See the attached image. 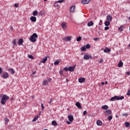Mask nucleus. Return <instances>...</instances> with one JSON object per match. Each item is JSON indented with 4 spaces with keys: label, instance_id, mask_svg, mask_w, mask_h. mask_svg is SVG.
<instances>
[{
    "label": "nucleus",
    "instance_id": "1",
    "mask_svg": "<svg viewBox=\"0 0 130 130\" xmlns=\"http://www.w3.org/2000/svg\"><path fill=\"white\" fill-rule=\"evenodd\" d=\"M9 99H10V97L7 94H3L1 100V104H2V105H5L6 102H7Z\"/></svg>",
    "mask_w": 130,
    "mask_h": 130
},
{
    "label": "nucleus",
    "instance_id": "2",
    "mask_svg": "<svg viewBox=\"0 0 130 130\" xmlns=\"http://www.w3.org/2000/svg\"><path fill=\"white\" fill-rule=\"evenodd\" d=\"M37 38H38V35H37V34L34 33L29 38L30 41L31 42H36V40H37Z\"/></svg>",
    "mask_w": 130,
    "mask_h": 130
},
{
    "label": "nucleus",
    "instance_id": "3",
    "mask_svg": "<svg viewBox=\"0 0 130 130\" xmlns=\"http://www.w3.org/2000/svg\"><path fill=\"white\" fill-rule=\"evenodd\" d=\"M83 58L84 59H85V60H88L89 59H91V58H93V57H92L90 54H86L84 55Z\"/></svg>",
    "mask_w": 130,
    "mask_h": 130
},
{
    "label": "nucleus",
    "instance_id": "4",
    "mask_svg": "<svg viewBox=\"0 0 130 130\" xmlns=\"http://www.w3.org/2000/svg\"><path fill=\"white\" fill-rule=\"evenodd\" d=\"M112 113V112L111 111V110L108 109L104 111V114L106 115V116H108L110 115Z\"/></svg>",
    "mask_w": 130,
    "mask_h": 130
},
{
    "label": "nucleus",
    "instance_id": "5",
    "mask_svg": "<svg viewBox=\"0 0 130 130\" xmlns=\"http://www.w3.org/2000/svg\"><path fill=\"white\" fill-rule=\"evenodd\" d=\"M1 77L3 78V79H8V78H9V73L5 72L3 75H1Z\"/></svg>",
    "mask_w": 130,
    "mask_h": 130
},
{
    "label": "nucleus",
    "instance_id": "6",
    "mask_svg": "<svg viewBox=\"0 0 130 130\" xmlns=\"http://www.w3.org/2000/svg\"><path fill=\"white\" fill-rule=\"evenodd\" d=\"M75 68H76V65H74V67L70 66L68 67L69 72H75Z\"/></svg>",
    "mask_w": 130,
    "mask_h": 130
},
{
    "label": "nucleus",
    "instance_id": "7",
    "mask_svg": "<svg viewBox=\"0 0 130 130\" xmlns=\"http://www.w3.org/2000/svg\"><path fill=\"white\" fill-rule=\"evenodd\" d=\"M63 41L68 42V41H71L72 40V37H67L65 38L62 39Z\"/></svg>",
    "mask_w": 130,
    "mask_h": 130
},
{
    "label": "nucleus",
    "instance_id": "8",
    "mask_svg": "<svg viewBox=\"0 0 130 130\" xmlns=\"http://www.w3.org/2000/svg\"><path fill=\"white\" fill-rule=\"evenodd\" d=\"M61 25L62 29H67V28H68V25H67V23L66 22H62L61 24Z\"/></svg>",
    "mask_w": 130,
    "mask_h": 130
},
{
    "label": "nucleus",
    "instance_id": "9",
    "mask_svg": "<svg viewBox=\"0 0 130 130\" xmlns=\"http://www.w3.org/2000/svg\"><path fill=\"white\" fill-rule=\"evenodd\" d=\"M90 3V0H82L81 1V4L82 5H87V4H89Z\"/></svg>",
    "mask_w": 130,
    "mask_h": 130
},
{
    "label": "nucleus",
    "instance_id": "10",
    "mask_svg": "<svg viewBox=\"0 0 130 130\" xmlns=\"http://www.w3.org/2000/svg\"><path fill=\"white\" fill-rule=\"evenodd\" d=\"M76 106H77V107H78V108H79V109H82V106H81V104L80 103V102H77L76 104H75Z\"/></svg>",
    "mask_w": 130,
    "mask_h": 130
},
{
    "label": "nucleus",
    "instance_id": "11",
    "mask_svg": "<svg viewBox=\"0 0 130 130\" xmlns=\"http://www.w3.org/2000/svg\"><path fill=\"white\" fill-rule=\"evenodd\" d=\"M85 80L86 79H85V78L81 77V78H79L78 82L79 83H84V82H85Z\"/></svg>",
    "mask_w": 130,
    "mask_h": 130
},
{
    "label": "nucleus",
    "instance_id": "12",
    "mask_svg": "<svg viewBox=\"0 0 130 130\" xmlns=\"http://www.w3.org/2000/svg\"><path fill=\"white\" fill-rule=\"evenodd\" d=\"M68 119H69V121H70V122H72V121H73V120H74V116H73L72 115H69Z\"/></svg>",
    "mask_w": 130,
    "mask_h": 130
},
{
    "label": "nucleus",
    "instance_id": "13",
    "mask_svg": "<svg viewBox=\"0 0 130 130\" xmlns=\"http://www.w3.org/2000/svg\"><path fill=\"white\" fill-rule=\"evenodd\" d=\"M107 21H109V22H111V21H112V16L108 15L107 16Z\"/></svg>",
    "mask_w": 130,
    "mask_h": 130
},
{
    "label": "nucleus",
    "instance_id": "14",
    "mask_svg": "<svg viewBox=\"0 0 130 130\" xmlns=\"http://www.w3.org/2000/svg\"><path fill=\"white\" fill-rule=\"evenodd\" d=\"M30 21H31V22H36V17L31 16L30 18Z\"/></svg>",
    "mask_w": 130,
    "mask_h": 130
},
{
    "label": "nucleus",
    "instance_id": "15",
    "mask_svg": "<svg viewBox=\"0 0 130 130\" xmlns=\"http://www.w3.org/2000/svg\"><path fill=\"white\" fill-rule=\"evenodd\" d=\"M117 101L118 100H123V99H124V96H117L116 95Z\"/></svg>",
    "mask_w": 130,
    "mask_h": 130
},
{
    "label": "nucleus",
    "instance_id": "16",
    "mask_svg": "<svg viewBox=\"0 0 130 130\" xmlns=\"http://www.w3.org/2000/svg\"><path fill=\"white\" fill-rule=\"evenodd\" d=\"M8 71L11 75H14L15 74V70H14V69L13 68L9 69Z\"/></svg>",
    "mask_w": 130,
    "mask_h": 130
},
{
    "label": "nucleus",
    "instance_id": "17",
    "mask_svg": "<svg viewBox=\"0 0 130 130\" xmlns=\"http://www.w3.org/2000/svg\"><path fill=\"white\" fill-rule=\"evenodd\" d=\"M47 61V57L43 58L40 62L41 63H45Z\"/></svg>",
    "mask_w": 130,
    "mask_h": 130
},
{
    "label": "nucleus",
    "instance_id": "18",
    "mask_svg": "<svg viewBox=\"0 0 130 130\" xmlns=\"http://www.w3.org/2000/svg\"><path fill=\"white\" fill-rule=\"evenodd\" d=\"M108 108L109 107L107 105H104L102 107V109H103V110H108Z\"/></svg>",
    "mask_w": 130,
    "mask_h": 130
},
{
    "label": "nucleus",
    "instance_id": "19",
    "mask_svg": "<svg viewBox=\"0 0 130 130\" xmlns=\"http://www.w3.org/2000/svg\"><path fill=\"white\" fill-rule=\"evenodd\" d=\"M94 25V22L93 21H90L87 23L88 27H91V26H93Z\"/></svg>",
    "mask_w": 130,
    "mask_h": 130
},
{
    "label": "nucleus",
    "instance_id": "20",
    "mask_svg": "<svg viewBox=\"0 0 130 130\" xmlns=\"http://www.w3.org/2000/svg\"><path fill=\"white\" fill-rule=\"evenodd\" d=\"M24 42L23 39H20L18 41V45H22Z\"/></svg>",
    "mask_w": 130,
    "mask_h": 130
},
{
    "label": "nucleus",
    "instance_id": "21",
    "mask_svg": "<svg viewBox=\"0 0 130 130\" xmlns=\"http://www.w3.org/2000/svg\"><path fill=\"white\" fill-rule=\"evenodd\" d=\"M96 124H97V125H99V126L102 125V121L100 120H97L96 121Z\"/></svg>",
    "mask_w": 130,
    "mask_h": 130
},
{
    "label": "nucleus",
    "instance_id": "22",
    "mask_svg": "<svg viewBox=\"0 0 130 130\" xmlns=\"http://www.w3.org/2000/svg\"><path fill=\"white\" fill-rule=\"evenodd\" d=\"M75 8L76 7L74 6H72L70 7V12H71V13H74Z\"/></svg>",
    "mask_w": 130,
    "mask_h": 130
},
{
    "label": "nucleus",
    "instance_id": "23",
    "mask_svg": "<svg viewBox=\"0 0 130 130\" xmlns=\"http://www.w3.org/2000/svg\"><path fill=\"white\" fill-rule=\"evenodd\" d=\"M115 100H117L116 95H115L114 96L112 97L110 99V101H115Z\"/></svg>",
    "mask_w": 130,
    "mask_h": 130
},
{
    "label": "nucleus",
    "instance_id": "24",
    "mask_svg": "<svg viewBox=\"0 0 130 130\" xmlns=\"http://www.w3.org/2000/svg\"><path fill=\"white\" fill-rule=\"evenodd\" d=\"M52 125H53L54 126H56L57 125V123H56V121L55 120H53L51 122Z\"/></svg>",
    "mask_w": 130,
    "mask_h": 130
},
{
    "label": "nucleus",
    "instance_id": "25",
    "mask_svg": "<svg viewBox=\"0 0 130 130\" xmlns=\"http://www.w3.org/2000/svg\"><path fill=\"white\" fill-rule=\"evenodd\" d=\"M33 16H37L38 15V11L37 10H35L32 12Z\"/></svg>",
    "mask_w": 130,
    "mask_h": 130
},
{
    "label": "nucleus",
    "instance_id": "26",
    "mask_svg": "<svg viewBox=\"0 0 130 130\" xmlns=\"http://www.w3.org/2000/svg\"><path fill=\"white\" fill-rule=\"evenodd\" d=\"M123 66V62L122 61H120L119 63L118 64V68H121Z\"/></svg>",
    "mask_w": 130,
    "mask_h": 130
},
{
    "label": "nucleus",
    "instance_id": "27",
    "mask_svg": "<svg viewBox=\"0 0 130 130\" xmlns=\"http://www.w3.org/2000/svg\"><path fill=\"white\" fill-rule=\"evenodd\" d=\"M110 25V21H107L105 22V25L106 26H108Z\"/></svg>",
    "mask_w": 130,
    "mask_h": 130
},
{
    "label": "nucleus",
    "instance_id": "28",
    "mask_svg": "<svg viewBox=\"0 0 130 130\" xmlns=\"http://www.w3.org/2000/svg\"><path fill=\"white\" fill-rule=\"evenodd\" d=\"M124 125L126 126V127H129L130 123L128 122H125L124 123Z\"/></svg>",
    "mask_w": 130,
    "mask_h": 130
},
{
    "label": "nucleus",
    "instance_id": "29",
    "mask_svg": "<svg viewBox=\"0 0 130 130\" xmlns=\"http://www.w3.org/2000/svg\"><path fill=\"white\" fill-rule=\"evenodd\" d=\"M90 47H91V45L89 44H87L85 46V48L87 49H90Z\"/></svg>",
    "mask_w": 130,
    "mask_h": 130
},
{
    "label": "nucleus",
    "instance_id": "30",
    "mask_svg": "<svg viewBox=\"0 0 130 130\" xmlns=\"http://www.w3.org/2000/svg\"><path fill=\"white\" fill-rule=\"evenodd\" d=\"M107 119H108L109 121H111L112 119V115H110L107 117Z\"/></svg>",
    "mask_w": 130,
    "mask_h": 130
},
{
    "label": "nucleus",
    "instance_id": "31",
    "mask_svg": "<svg viewBox=\"0 0 130 130\" xmlns=\"http://www.w3.org/2000/svg\"><path fill=\"white\" fill-rule=\"evenodd\" d=\"M55 8H56L57 9H59V5L57 4V2L55 3Z\"/></svg>",
    "mask_w": 130,
    "mask_h": 130
},
{
    "label": "nucleus",
    "instance_id": "32",
    "mask_svg": "<svg viewBox=\"0 0 130 130\" xmlns=\"http://www.w3.org/2000/svg\"><path fill=\"white\" fill-rule=\"evenodd\" d=\"M47 82H48L47 80H44V81H43V85H44V86H46V85H48V83Z\"/></svg>",
    "mask_w": 130,
    "mask_h": 130
},
{
    "label": "nucleus",
    "instance_id": "33",
    "mask_svg": "<svg viewBox=\"0 0 130 130\" xmlns=\"http://www.w3.org/2000/svg\"><path fill=\"white\" fill-rule=\"evenodd\" d=\"M63 70H61L60 71V72H59V74H60V76H61V77H62V76H63Z\"/></svg>",
    "mask_w": 130,
    "mask_h": 130
},
{
    "label": "nucleus",
    "instance_id": "34",
    "mask_svg": "<svg viewBox=\"0 0 130 130\" xmlns=\"http://www.w3.org/2000/svg\"><path fill=\"white\" fill-rule=\"evenodd\" d=\"M59 62H60V61H59V60H57L54 62V66H57V64H58V63H59Z\"/></svg>",
    "mask_w": 130,
    "mask_h": 130
},
{
    "label": "nucleus",
    "instance_id": "35",
    "mask_svg": "<svg viewBox=\"0 0 130 130\" xmlns=\"http://www.w3.org/2000/svg\"><path fill=\"white\" fill-rule=\"evenodd\" d=\"M4 120L5 121V123L7 124V123L9 122L10 121V120L8 119V118H5L4 119Z\"/></svg>",
    "mask_w": 130,
    "mask_h": 130
},
{
    "label": "nucleus",
    "instance_id": "36",
    "mask_svg": "<svg viewBox=\"0 0 130 130\" xmlns=\"http://www.w3.org/2000/svg\"><path fill=\"white\" fill-rule=\"evenodd\" d=\"M28 58H30V59H34V57L32 55H28Z\"/></svg>",
    "mask_w": 130,
    "mask_h": 130
},
{
    "label": "nucleus",
    "instance_id": "37",
    "mask_svg": "<svg viewBox=\"0 0 130 130\" xmlns=\"http://www.w3.org/2000/svg\"><path fill=\"white\" fill-rule=\"evenodd\" d=\"M52 101H53V100H52V99H50V101L48 103L50 106H51V103H52Z\"/></svg>",
    "mask_w": 130,
    "mask_h": 130
},
{
    "label": "nucleus",
    "instance_id": "38",
    "mask_svg": "<svg viewBox=\"0 0 130 130\" xmlns=\"http://www.w3.org/2000/svg\"><path fill=\"white\" fill-rule=\"evenodd\" d=\"M122 28H123V26H120V27L118 28L119 31H120V32H122V31H123V29H122Z\"/></svg>",
    "mask_w": 130,
    "mask_h": 130
},
{
    "label": "nucleus",
    "instance_id": "39",
    "mask_svg": "<svg viewBox=\"0 0 130 130\" xmlns=\"http://www.w3.org/2000/svg\"><path fill=\"white\" fill-rule=\"evenodd\" d=\"M77 41L79 42L82 40V37H79L76 39Z\"/></svg>",
    "mask_w": 130,
    "mask_h": 130
},
{
    "label": "nucleus",
    "instance_id": "40",
    "mask_svg": "<svg viewBox=\"0 0 130 130\" xmlns=\"http://www.w3.org/2000/svg\"><path fill=\"white\" fill-rule=\"evenodd\" d=\"M86 47H82L81 51H86Z\"/></svg>",
    "mask_w": 130,
    "mask_h": 130
},
{
    "label": "nucleus",
    "instance_id": "41",
    "mask_svg": "<svg viewBox=\"0 0 130 130\" xmlns=\"http://www.w3.org/2000/svg\"><path fill=\"white\" fill-rule=\"evenodd\" d=\"M12 43L14 46L17 44V41H16V39L13 40Z\"/></svg>",
    "mask_w": 130,
    "mask_h": 130
},
{
    "label": "nucleus",
    "instance_id": "42",
    "mask_svg": "<svg viewBox=\"0 0 130 130\" xmlns=\"http://www.w3.org/2000/svg\"><path fill=\"white\" fill-rule=\"evenodd\" d=\"M63 71H65L66 72H69V68L65 67L63 69Z\"/></svg>",
    "mask_w": 130,
    "mask_h": 130
},
{
    "label": "nucleus",
    "instance_id": "43",
    "mask_svg": "<svg viewBox=\"0 0 130 130\" xmlns=\"http://www.w3.org/2000/svg\"><path fill=\"white\" fill-rule=\"evenodd\" d=\"M38 119V116H37L36 117H35L33 120H32V122H35Z\"/></svg>",
    "mask_w": 130,
    "mask_h": 130
},
{
    "label": "nucleus",
    "instance_id": "44",
    "mask_svg": "<svg viewBox=\"0 0 130 130\" xmlns=\"http://www.w3.org/2000/svg\"><path fill=\"white\" fill-rule=\"evenodd\" d=\"M38 14L39 16H43V15H44V13L42 12H40Z\"/></svg>",
    "mask_w": 130,
    "mask_h": 130
},
{
    "label": "nucleus",
    "instance_id": "45",
    "mask_svg": "<svg viewBox=\"0 0 130 130\" xmlns=\"http://www.w3.org/2000/svg\"><path fill=\"white\" fill-rule=\"evenodd\" d=\"M103 23V21H102V20H100V22L99 23V25H100V26H101V25H102V23Z\"/></svg>",
    "mask_w": 130,
    "mask_h": 130
},
{
    "label": "nucleus",
    "instance_id": "46",
    "mask_svg": "<svg viewBox=\"0 0 130 130\" xmlns=\"http://www.w3.org/2000/svg\"><path fill=\"white\" fill-rule=\"evenodd\" d=\"M64 1L63 0H59L56 2V3H59V4H61V3H63Z\"/></svg>",
    "mask_w": 130,
    "mask_h": 130
},
{
    "label": "nucleus",
    "instance_id": "47",
    "mask_svg": "<svg viewBox=\"0 0 130 130\" xmlns=\"http://www.w3.org/2000/svg\"><path fill=\"white\" fill-rule=\"evenodd\" d=\"M105 31H107V30H109V27L106 26L105 27Z\"/></svg>",
    "mask_w": 130,
    "mask_h": 130
},
{
    "label": "nucleus",
    "instance_id": "48",
    "mask_svg": "<svg viewBox=\"0 0 130 130\" xmlns=\"http://www.w3.org/2000/svg\"><path fill=\"white\" fill-rule=\"evenodd\" d=\"M93 40L94 41H98V40H99V38H94V39H93Z\"/></svg>",
    "mask_w": 130,
    "mask_h": 130
},
{
    "label": "nucleus",
    "instance_id": "49",
    "mask_svg": "<svg viewBox=\"0 0 130 130\" xmlns=\"http://www.w3.org/2000/svg\"><path fill=\"white\" fill-rule=\"evenodd\" d=\"M99 63H102L103 62V59H101L99 61Z\"/></svg>",
    "mask_w": 130,
    "mask_h": 130
},
{
    "label": "nucleus",
    "instance_id": "50",
    "mask_svg": "<svg viewBox=\"0 0 130 130\" xmlns=\"http://www.w3.org/2000/svg\"><path fill=\"white\" fill-rule=\"evenodd\" d=\"M42 110L44 109V106H43V104H41Z\"/></svg>",
    "mask_w": 130,
    "mask_h": 130
},
{
    "label": "nucleus",
    "instance_id": "51",
    "mask_svg": "<svg viewBox=\"0 0 130 130\" xmlns=\"http://www.w3.org/2000/svg\"><path fill=\"white\" fill-rule=\"evenodd\" d=\"M107 52H110V51H111V49H108V48H107Z\"/></svg>",
    "mask_w": 130,
    "mask_h": 130
},
{
    "label": "nucleus",
    "instance_id": "52",
    "mask_svg": "<svg viewBox=\"0 0 130 130\" xmlns=\"http://www.w3.org/2000/svg\"><path fill=\"white\" fill-rule=\"evenodd\" d=\"M14 7L15 8H18V7H19V5H18L17 4H15Z\"/></svg>",
    "mask_w": 130,
    "mask_h": 130
},
{
    "label": "nucleus",
    "instance_id": "53",
    "mask_svg": "<svg viewBox=\"0 0 130 130\" xmlns=\"http://www.w3.org/2000/svg\"><path fill=\"white\" fill-rule=\"evenodd\" d=\"M86 114H87V111H84L83 112V115H86Z\"/></svg>",
    "mask_w": 130,
    "mask_h": 130
},
{
    "label": "nucleus",
    "instance_id": "54",
    "mask_svg": "<svg viewBox=\"0 0 130 130\" xmlns=\"http://www.w3.org/2000/svg\"><path fill=\"white\" fill-rule=\"evenodd\" d=\"M3 72V69L2 68H0V75L2 74V72Z\"/></svg>",
    "mask_w": 130,
    "mask_h": 130
},
{
    "label": "nucleus",
    "instance_id": "55",
    "mask_svg": "<svg viewBox=\"0 0 130 130\" xmlns=\"http://www.w3.org/2000/svg\"><path fill=\"white\" fill-rule=\"evenodd\" d=\"M126 75H127V76H129V72H126Z\"/></svg>",
    "mask_w": 130,
    "mask_h": 130
},
{
    "label": "nucleus",
    "instance_id": "56",
    "mask_svg": "<svg viewBox=\"0 0 130 130\" xmlns=\"http://www.w3.org/2000/svg\"><path fill=\"white\" fill-rule=\"evenodd\" d=\"M66 122H67V124H71V122H69V121H67Z\"/></svg>",
    "mask_w": 130,
    "mask_h": 130
},
{
    "label": "nucleus",
    "instance_id": "57",
    "mask_svg": "<svg viewBox=\"0 0 130 130\" xmlns=\"http://www.w3.org/2000/svg\"><path fill=\"white\" fill-rule=\"evenodd\" d=\"M104 52H105L106 53H107V49H105L104 50Z\"/></svg>",
    "mask_w": 130,
    "mask_h": 130
},
{
    "label": "nucleus",
    "instance_id": "58",
    "mask_svg": "<svg viewBox=\"0 0 130 130\" xmlns=\"http://www.w3.org/2000/svg\"><path fill=\"white\" fill-rule=\"evenodd\" d=\"M10 30H14V28L12 26H11Z\"/></svg>",
    "mask_w": 130,
    "mask_h": 130
},
{
    "label": "nucleus",
    "instance_id": "59",
    "mask_svg": "<svg viewBox=\"0 0 130 130\" xmlns=\"http://www.w3.org/2000/svg\"><path fill=\"white\" fill-rule=\"evenodd\" d=\"M48 82H51V79H48Z\"/></svg>",
    "mask_w": 130,
    "mask_h": 130
},
{
    "label": "nucleus",
    "instance_id": "60",
    "mask_svg": "<svg viewBox=\"0 0 130 130\" xmlns=\"http://www.w3.org/2000/svg\"><path fill=\"white\" fill-rule=\"evenodd\" d=\"M36 74V71H34L32 72V75H35Z\"/></svg>",
    "mask_w": 130,
    "mask_h": 130
},
{
    "label": "nucleus",
    "instance_id": "61",
    "mask_svg": "<svg viewBox=\"0 0 130 130\" xmlns=\"http://www.w3.org/2000/svg\"><path fill=\"white\" fill-rule=\"evenodd\" d=\"M123 116H127V114H124L123 115Z\"/></svg>",
    "mask_w": 130,
    "mask_h": 130
},
{
    "label": "nucleus",
    "instance_id": "62",
    "mask_svg": "<svg viewBox=\"0 0 130 130\" xmlns=\"http://www.w3.org/2000/svg\"><path fill=\"white\" fill-rule=\"evenodd\" d=\"M105 84V83L104 82H102V85H104Z\"/></svg>",
    "mask_w": 130,
    "mask_h": 130
},
{
    "label": "nucleus",
    "instance_id": "63",
    "mask_svg": "<svg viewBox=\"0 0 130 130\" xmlns=\"http://www.w3.org/2000/svg\"><path fill=\"white\" fill-rule=\"evenodd\" d=\"M108 83V82H107V81H106L105 82V84H106V85H107V83Z\"/></svg>",
    "mask_w": 130,
    "mask_h": 130
},
{
    "label": "nucleus",
    "instance_id": "64",
    "mask_svg": "<svg viewBox=\"0 0 130 130\" xmlns=\"http://www.w3.org/2000/svg\"><path fill=\"white\" fill-rule=\"evenodd\" d=\"M128 47L130 48V44L128 45Z\"/></svg>",
    "mask_w": 130,
    "mask_h": 130
}]
</instances>
